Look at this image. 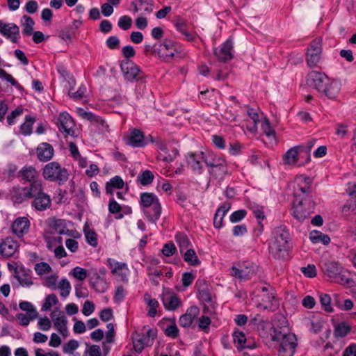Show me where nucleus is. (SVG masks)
<instances>
[{
	"label": "nucleus",
	"instance_id": "nucleus-1",
	"mask_svg": "<svg viewBox=\"0 0 356 356\" xmlns=\"http://www.w3.org/2000/svg\"><path fill=\"white\" fill-rule=\"evenodd\" d=\"M258 330L263 337L280 342L278 356H293L297 339L294 334L289 332L288 321L284 316H277L273 322L261 321Z\"/></svg>",
	"mask_w": 356,
	"mask_h": 356
},
{
	"label": "nucleus",
	"instance_id": "nucleus-2",
	"mask_svg": "<svg viewBox=\"0 0 356 356\" xmlns=\"http://www.w3.org/2000/svg\"><path fill=\"white\" fill-rule=\"evenodd\" d=\"M272 235L269 245L270 254L274 259H284L289 250L290 234L288 228L284 225L275 227Z\"/></svg>",
	"mask_w": 356,
	"mask_h": 356
},
{
	"label": "nucleus",
	"instance_id": "nucleus-3",
	"mask_svg": "<svg viewBox=\"0 0 356 356\" xmlns=\"http://www.w3.org/2000/svg\"><path fill=\"white\" fill-rule=\"evenodd\" d=\"M140 207L147 220L156 224L161 215V204L159 197L152 193L144 192L140 195Z\"/></svg>",
	"mask_w": 356,
	"mask_h": 356
},
{
	"label": "nucleus",
	"instance_id": "nucleus-4",
	"mask_svg": "<svg viewBox=\"0 0 356 356\" xmlns=\"http://www.w3.org/2000/svg\"><path fill=\"white\" fill-rule=\"evenodd\" d=\"M42 175L44 179L63 184L69 179L68 170L56 161H51L46 164L42 168Z\"/></svg>",
	"mask_w": 356,
	"mask_h": 356
},
{
	"label": "nucleus",
	"instance_id": "nucleus-5",
	"mask_svg": "<svg viewBox=\"0 0 356 356\" xmlns=\"http://www.w3.org/2000/svg\"><path fill=\"white\" fill-rule=\"evenodd\" d=\"M322 269L324 273L333 282L343 285L348 284L350 282L348 271L343 268L338 262H326L323 265Z\"/></svg>",
	"mask_w": 356,
	"mask_h": 356
},
{
	"label": "nucleus",
	"instance_id": "nucleus-6",
	"mask_svg": "<svg viewBox=\"0 0 356 356\" xmlns=\"http://www.w3.org/2000/svg\"><path fill=\"white\" fill-rule=\"evenodd\" d=\"M315 203L312 198H296L293 204V215L300 221H303L314 213Z\"/></svg>",
	"mask_w": 356,
	"mask_h": 356
},
{
	"label": "nucleus",
	"instance_id": "nucleus-7",
	"mask_svg": "<svg viewBox=\"0 0 356 356\" xmlns=\"http://www.w3.org/2000/svg\"><path fill=\"white\" fill-rule=\"evenodd\" d=\"M33 194L31 197L33 199L32 207L37 211H44L49 208L51 204L50 196L43 191L41 181L33 183Z\"/></svg>",
	"mask_w": 356,
	"mask_h": 356
},
{
	"label": "nucleus",
	"instance_id": "nucleus-8",
	"mask_svg": "<svg viewBox=\"0 0 356 356\" xmlns=\"http://www.w3.org/2000/svg\"><path fill=\"white\" fill-rule=\"evenodd\" d=\"M156 336V330L143 327L142 333L136 332L133 336V345L135 351L140 353L145 346H151Z\"/></svg>",
	"mask_w": 356,
	"mask_h": 356
},
{
	"label": "nucleus",
	"instance_id": "nucleus-9",
	"mask_svg": "<svg viewBox=\"0 0 356 356\" xmlns=\"http://www.w3.org/2000/svg\"><path fill=\"white\" fill-rule=\"evenodd\" d=\"M312 179L309 177L305 175H300L296 177L292 182L293 188V195L296 198H310V188Z\"/></svg>",
	"mask_w": 356,
	"mask_h": 356
},
{
	"label": "nucleus",
	"instance_id": "nucleus-10",
	"mask_svg": "<svg viewBox=\"0 0 356 356\" xmlns=\"http://www.w3.org/2000/svg\"><path fill=\"white\" fill-rule=\"evenodd\" d=\"M153 142V138L149 135L145 137L143 131L138 129H131L124 136V140L127 145L132 147H144L149 143V138Z\"/></svg>",
	"mask_w": 356,
	"mask_h": 356
},
{
	"label": "nucleus",
	"instance_id": "nucleus-11",
	"mask_svg": "<svg viewBox=\"0 0 356 356\" xmlns=\"http://www.w3.org/2000/svg\"><path fill=\"white\" fill-rule=\"evenodd\" d=\"M106 265L113 276L124 283H128L131 272L126 263L108 258L106 261Z\"/></svg>",
	"mask_w": 356,
	"mask_h": 356
},
{
	"label": "nucleus",
	"instance_id": "nucleus-12",
	"mask_svg": "<svg viewBox=\"0 0 356 356\" xmlns=\"http://www.w3.org/2000/svg\"><path fill=\"white\" fill-rule=\"evenodd\" d=\"M322 44L321 39L314 40L307 47L306 62L310 67H316L321 59Z\"/></svg>",
	"mask_w": 356,
	"mask_h": 356
},
{
	"label": "nucleus",
	"instance_id": "nucleus-13",
	"mask_svg": "<svg viewBox=\"0 0 356 356\" xmlns=\"http://www.w3.org/2000/svg\"><path fill=\"white\" fill-rule=\"evenodd\" d=\"M213 54L217 59L222 63H226L233 58L234 56V42L228 38L218 47L214 48Z\"/></svg>",
	"mask_w": 356,
	"mask_h": 356
},
{
	"label": "nucleus",
	"instance_id": "nucleus-14",
	"mask_svg": "<svg viewBox=\"0 0 356 356\" xmlns=\"http://www.w3.org/2000/svg\"><path fill=\"white\" fill-rule=\"evenodd\" d=\"M50 317L56 330L64 338L67 337L70 332L67 327V320L63 312L56 309L51 312Z\"/></svg>",
	"mask_w": 356,
	"mask_h": 356
},
{
	"label": "nucleus",
	"instance_id": "nucleus-15",
	"mask_svg": "<svg viewBox=\"0 0 356 356\" xmlns=\"http://www.w3.org/2000/svg\"><path fill=\"white\" fill-rule=\"evenodd\" d=\"M257 307L263 310L275 311L280 305L279 300L276 296L275 289H271L269 293L261 294Z\"/></svg>",
	"mask_w": 356,
	"mask_h": 356
},
{
	"label": "nucleus",
	"instance_id": "nucleus-16",
	"mask_svg": "<svg viewBox=\"0 0 356 356\" xmlns=\"http://www.w3.org/2000/svg\"><path fill=\"white\" fill-rule=\"evenodd\" d=\"M56 124L59 131L63 134L72 136L74 135L75 124L69 113L66 112L60 113L58 117Z\"/></svg>",
	"mask_w": 356,
	"mask_h": 356
},
{
	"label": "nucleus",
	"instance_id": "nucleus-17",
	"mask_svg": "<svg viewBox=\"0 0 356 356\" xmlns=\"http://www.w3.org/2000/svg\"><path fill=\"white\" fill-rule=\"evenodd\" d=\"M328 78L325 73L313 70L307 76V84L321 92Z\"/></svg>",
	"mask_w": 356,
	"mask_h": 356
},
{
	"label": "nucleus",
	"instance_id": "nucleus-18",
	"mask_svg": "<svg viewBox=\"0 0 356 356\" xmlns=\"http://www.w3.org/2000/svg\"><path fill=\"white\" fill-rule=\"evenodd\" d=\"M342 84L341 81L335 79L328 78L322 89L321 94L330 99H335L341 90Z\"/></svg>",
	"mask_w": 356,
	"mask_h": 356
},
{
	"label": "nucleus",
	"instance_id": "nucleus-19",
	"mask_svg": "<svg viewBox=\"0 0 356 356\" xmlns=\"http://www.w3.org/2000/svg\"><path fill=\"white\" fill-rule=\"evenodd\" d=\"M175 44L171 40H165L163 42L158 43L157 56L165 61L172 58L177 52Z\"/></svg>",
	"mask_w": 356,
	"mask_h": 356
},
{
	"label": "nucleus",
	"instance_id": "nucleus-20",
	"mask_svg": "<svg viewBox=\"0 0 356 356\" xmlns=\"http://www.w3.org/2000/svg\"><path fill=\"white\" fill-rule=\"evenodd\" d=\"M0 33L13 43L20 38L19 29L14 23H4L0 20Z\"/></svg>",
	"mask_w": 356,
	"mask_h": 356
},
{
	"label": "nucleus",
	"instance_id": "nucleus-21",
	"mask_svg": "<svg viewBox=\"0 0 356 356\" xmlns=\"http://www.w3.org/2000/svg\"><path fill=\"white\" fill-rule=\"evenodd\" d=\"M173 24L179 33L184 36V39L188 42H194L197 36L195 32L188 31V22L180 16H177L173 20Z\"/></svg>",
	"mask_w": 356,
	"mask_h": 356
},
{
	"label": "nucleus",
	"instance_id": "nucleus-22",
	"mask_svg": "<svg viewBox=\"0 0 356 356\" xmlns=\"http://www.w3.org/2000/svg\"><path fill=\"white\" fill-rule=\"evenodd\" d=\"M120 67L124 79L128 81L136 80L140 72L138 66L129 59L123 60L121 62Z\"/></svg>",
	"mask_w": 356,
	"mask_h": 356
},
{
	"label": "nucleus",
	"instance_id": "nucleus-23",
	"mask_svg": "<svg viewBox=\"0 0 356 356\" xmlns=\"http://www.w3.org/2000/svg\"><path fill=\"white\" fill-rule=\"evenodd\" d=\"M19 248L17 242L12 237H6L0 243V254L4 258H10Z\"/></svg>",
	"mask_w": 356,
	"mask_h": 356
},
{
	"label": "nucleus",
	"instance_id": "nucleus-24",
	"mask_svg": "<svg viewBox=\"0 0 356 356\" xmlns=\"http://www.w3.org/2000/svg\"><path fill=\"white\" fill-rule=\"evenodd\" d=\"M204 152H193L188 154L186 162L188 167L196 174L200 175L203 170Z\"/></svg>",
	"mask_w": 356,
	"mask_h": 356
},
{
	"label": "nucleus",
	"instance_id": "nucleus-25",
	"mask_svg": "<svg viewBox=\"0 0 356 356\" xmlns=\"http://www.w3.org/2000/svg\"><path fill=\"white\" fill-rule=\"evenodd\" d=\"M30 225V221L27 218L18 217L12 224V232L17 237H22L29 232Z\"/></svg>",
	"mask_w": 356,
	"mask_h": 356
},
{
	"label": "nucleus",
	"instance_id": "nucleus-26",
	"mask_svg": "<svg viewBox=\"0 0 356 356\" xmlns=\"http://www.w3.org/2000/svg\"><path fill=\"white\" fill-rule=\"evenodd\" d=\"M14 277L23 287H29L33 285L31 271L24 267H16L14 269Z\"/></svg>",
	"mask_w": 356,
	"mask_h": 356
},
{
	"label": "nucleus",
	"instance_id": "nucleus-27",
	"mask_svg": "<svg viewBox=\"0 0 356 356\" xmlns=\"http://www.w3.org/2000/svg\"><path fill=\"white\" fill-rule=\"evenodd\" d=\"M302 149V146H294L289 149L282 156L283 164L291 167L296 166L299 160V154Z\"/></svg>",
	"mask_w": 356,
	"mask_h": 356
},
{
	"label": "nucleus",
	"instance_id": "nucleus-28",
	"mask_svg": "<svg viewBox=\"0 0 356 356\" xmlns=\"http://www.w3.org/2000/svg\"><path fill=\"white\" fill-rule=\"evenodd\" d=\"M200 314V309L197 306H191L188 308L183 315L179 319V325L182 327L188 328L191 327L194 320Z\"/></svg>",
	"mask_w": 356,
	"mask_h": 356
},
{
	"label": "nucleus",
	"instance_id": "nucleus-29",
	"mask_svg": "<svg viewBox=\"0 0 356 356\" xmlns=\"http://www.w3.org/2000/svg\"><path fill=\"white\" fill-rule=\"evenodd\" d=\"M247 113L248 117L252 121V122H248L246 125V129L248 131L255 134L257 131V125L264 118V115L262 112L254 109L253 108H250L247 111Z\"/></svg>",
	"mask_w": 356,
	"mask_h": 356
},
{
	"label": "nucleus",
	"instance_id": "nucleus-30",
	"mask_svg": "<svg viewBox=\"0 0 356 356\" xmlns=\"http://www.w3.org/2000/svg\"><path fill=\"white\" fill-rule=\"evenodd\" d=\"M232 338L235 347L239 350L245 348L253 349L254 348V346L250 343L245 333L238 329H235L233 331Z\"/></svg>",
	"mask_w": 356,
	"mask_h": 356
},
{
	"label": "nucleus",
	"instance_id": "nucleus-31",
	"mask_svg": "<svg viewBox=\"0 0 356 356\" xmlns=\"http://www.w3.org/2000/svg\"><path fill=\"white\" fill-rule=\"evenodd\" d=\"M230 274L241 281H244L250 279L254 274V270L246 266H233L230 270Z\"/></svg>",
	"mask_w": 356,
	"mask_h": 356
},
{
	"label": "nucleus",
	"instance_id": "nucleus-32",
	"mask_svg": "<svg viewBox=\"0 0 356 356\" xmlns=\"http://www.w3.org/2000/svg\"><path fill=\"white\" fill-rule=\"evenodd\" d=\"M36 153L39 161L46 162L52 159L54 150L50 144L42 143L38 146Z\"/></svg>",
	"mask_w": 356,
	"mask_h": 356
},
{
	"label": "nucleus",
	"instance_id": "nucleus-33",
	"mask_svg": "<svg viewBox=\"0 0 356 356\" xmlns=\"http://www.w3.org/2000/svg\"><path fill=\"white\" fill-rule=\"evenodd\" d=\"M33 191V183H31L29 188L24 187L14 190L12 194V199L15 203H22L23 201L31 197Z\"/></svg>",
	"mask_w": 356,
	"mask_h": 356
},
{
	"label": "nucleus",
	"instance_id": "nucleus-34",
	"mask_svg": "<svg viewBox=\"0 0 356 356\" xmlns=\"http://www.w3.org/2000/svg\"><path fill=\"white\" fill-rule=\"evenodd\" d=\"M209 172L211 179L222 181L227 174V161L209 168Z\"/></svg>",
	"mask_w": 356,
	"mask_h": 356
},
{
	"label": "nucleus",
	"instance_id": "nucleus-35",
	"mask_svg": "<svg viewBox=\"0 0 356 356\" xmlns=\"http://www.w3.org/2000/svg\"><path fill=\"white\" fill-rule=\"evenodd\" d=\"M226 161L225 158L213 152H204V162L209 168Z\"/></svg>",
	"mask_w": 356,
	"mask_h": 356
},
{
	"label": "nucleus",
	"instance_id": "nucleus-36",
	"mask_svg": "<svg viewBox=\"0 0 356 356\" xmlns=\"http://www.w3.org/2000/svg\"><path fill=\"white\" fill-rule=\"evenodd\" d=\"M124 185V181L120 176H115L106 184V193L112 195L114 190L122 189Z\"/></svg>",
	"mask_w": 356,
	"mask_h": 356
},
{
	"label": "nucleus",
	"instance_id": "nucleus-37",
	"mask_svg": "<svg viewBox=\"0 0 356 356\" xmlns=\"http://www.w3.org/2000/svg\"><path fill=\"white\" fill-rule=\"evenodd\" d=\"M351 331L350 325L344 321L334 325V335L336 338H343L346 337Z\"/></svg>",
	"mask_w": 356,
	"mask_h": 356
},
{
	"label": "nucleus",
	"instance_id": "nucleus-38",
	"mask_svg": "<svg viewBox=\"0 0 356 356\" xmlns=\"http://www.w3.org/2000/svg\"><path fill=\"white\" fill-rule=\"evenodd\" d=\"M19 174L24 180L31 183L36 181L35 179L38 175V172L34 167L28 165L24 166L19 171Z\"/></svg>",
	"mask_w": 356,
	"mask_h": 356
},
{
	"label": "nucleus",
	"instance_id": "nucleus-39",
	"mask_svg": "<svg viewBox=\"0 0 356 356\" xmlns=\"http://www.w3.org/2000/svg\"><path fill=\"white\" fill-rule=\"evenodd\" d=\"M163 303L165 309L174 311L180 306L181 300L177 295H171L163 298Z\"/></svg>",
	"mask_w": 356,
	"mask_h": 356
},
{
	"label": "nucleus",
	"instance_id": "nucleus-40",
	"mask_svg": "<svg viewBox=\"0 0 356 356\" xmlns=\"http://www.w3.org/2000/svg\"><path fill=\"white\" fill-rule=\"evenodd\" d=\"M309 239L314 243H322L323 245H327L330 242V238L328 235L318 230H313L309 233Z\"/></svg>",
	"mask_w": 356,
	"mask_h": 356
},
{
	"label": "nucleus",
	"instance_id": "nucleus-41",
	"mask_svg": "<svg viewBox=\"0 0 356 356\" xmlns=\"http://www.w3.org/2000/svg\"><path fill=\"white\" fill-rule=\"evenodd\" d=\"M144 300L149 307L147 315L149 317H154L157 314V308L159 306V302L155 298H152L148 293L145 294Z\"/></svg>",
	"mask_w": 356,
	"mask_h": 356
},
{
	"label": "nucleus",
	"instance_id": "nucleus-42",
	"mask_svg": "<svg viewBox=\"0 0 356 356\" xmlns=\"http://www.w3.org/2000/svg\"><path fill=\"white\" fill-rule=\"evenodd\" d=\"M22 25L23 26L22 33L24 35L30 36L33 31L34 21L33 19L26 15H24L22 18Z\"/></svg>",
	"mask_w": 356,
	"mask_h": 356
},
{
	"label": "nucleus",
	"instance_id": "nucleus-43",
	"mask_svg": "<svg viewBox=\"0 0 356 356\" xmlns=\"http://www.w3.org/2000/svg\"><path fill=\"white\" fill-rule=\"evenodd\" d=\"M184 259L191 266H197L200 264L195 250L192 248L186 250L184 254Z\"/></svg>",
	"mask_w": 356,
	"mask_h": 356
},
{
	"label": "nucleus",
	"instance_id": "nucleus-44",
	"mask_svg": "<svg viewBox=\"0 0 356 356\" xmlns=\"http://www.w3.org/2000/svg\"><path fill=\"white\" fill-rule=\"evenodd\" d=\"M34 122V118L26 115L24 123L22 124L19 127L21 133L25 136L31 135L32 134V127Z\"/></svg>",
	"mask_w": 356,
	"mask_h": 356
},
{
	"label": "nucleus",
	"instance_id": "nucleus-45",
	"mask_svg": "<svg viewBox=\"0 0 356 356\" xmlns=\"http://www.w3.org/2000/svg\"><path fill=\"white\" fill-rule=\"evenodd\" d=\"M261 127L263 133L268 138L276 139V133L270 126V121L265 117L261 122Z\"/></svg>",
	"mask_w": 356,
	"mask_h": 356
},
{
	"label": "nucleus",
	"instance_id": "nucleus-46",
	"mask_svg": "<svg viewBox=\"0 0 356 356\" xmlns=\"http://www.w3.org/2000/svg\"><path fill=\"white\" fill-rule=\"evenodd\" d=\"M108 207V211L112 214L116 215L115 218L117 219H122L124 217V215L122 213V207L114 198L110 200Z\"/></svg>",
	"mask_w": 356,
	"mask_h": 356
},
{
	"label": "nucleus",
	"instance_id": "nucleus-47",
	"mask_svg": "<svg viewBox=\"0 0 356 356\" xmlns=\"http://www.w3.org/2000/svg\"><path fill=\"white\" fill-rule=\"evenodd\" d=\"M175 240L179 247L180 252L187 250L191 245V242L185 234L178 232L175 235Z\"/></svg>",
	"mask_w": 356,
	"mask_h": 356
},
{
	"label": "nucleus",
	"instance_id": "nucleus-48",
	"mask_svg": "<svg viewBox=\"0 0 356 356\" xmlns=\"http://www.w3.org/2000/svg\"><path fill=\"white\" fill-rule=\"evenodd\" d=\"M37 312H32L29 314L20 313L17 314L16 318L20 325H27L29 324L31 321L34 320L37 317Z\"/></svg>",
	"mask_w": 356,
	"mask_h": 356
},
{
	"label": "nucleus",
	"instance_id": "nucleus-49",
	"mask_svg": "<svg viewBox=\"0 0 356 356\" xmlns=\"http://www.w3.org/2000/svg\"><path fill=\"white\" fill-rule=\"evenodd\" d=\"M154 175L150 170H145L137 177V181L143 186H146L152 182Z\"/></svg>",
	"mask_w": 356,
	"mask_h": 356
},
{
	"label": "nucleus",
	"instance_id": "nucleus-50",
	"mask_svg": "<svg viewBox=\"0 0 356 356\" xmlns=\"http://www.w3.org/2000/svg\"><path fill=\"white\" fill-rule=\"evenodd\" d=\"M319 300L321 304L323 309L327 312H333V307L331 304V298L330 295L327 293H320Z\"/></svg>",
	"mask_w": 356,
	"mask_h": 356
},
{
	"label": "nucleus",
	"instance_id": "nucleus-51",
	"mask_svg": "<svg viewBox=\"0 0 356 356\" xmlns=\"http://www.w3.org/2000/svg\"><path fill=\"white\" fill-rule=\"evenodd\" d=\"M58 287L60 290V296L65 298L69 296L71 291V284L66 278H63L60 281Z\"/></svg>",
	"mask_w": 356,
	"mask_h": 356
},
{
	"label": "nucleus",
	"instance_id": "nucleus-52",
	"mask_svg": "<svg viewBox=\"0 0 356 356\" xmlns=\"http://www.w3.org/2000/svg\"><path fill=\"white\" fill-rule=\"evenodd\" d=\"M0 79H4L18 90L23 89L22 86L13 78V76L3 69H0Z\"/></svg>",
	"mask_w": 356,
	"mask_h": 356
},
{
	"label": "nucleus",
	"instance_id": "nucleus-53",
	"mask_svg": "<svg viewBox=\"0 0 356 356\" xmlns=\"http://www.w3.org/2000/svg\"><path fill=\"white\" fill-rule=\"evenodd\" d=\"M70 274L79 281H83L88 277L87 270L79 266L74 267Z\"/></svg>",
	"mask_w": 356,
	"mask_h": 356
},
{
	"label": "nucleus",
	"instance_id": "nucleus-54",
	"mask_svg": "<svg viewBox=\"0 0 356 356\" xmlns=\"http://www.w3.org/2000/svg\"><path fill=\"white\" fill-rule=\"evenodd\" d=\"M34 270L38 275H43L49 273L51 270V268L49 264L40 262L35 265Z\"/></svg>",
	"mask_w": 356,
	"mask_h": 356
},
{
	"label": "nucleus",
	"instance_id": "nucleus-55",
	"mask_svg": "<svg viewBox=\"0 0 356 356\" xmlns=\"http://www.w3.org/2000/svg\"><path fill=\"white\" fill-rule=\"evenodd\" d=\"M127 293L124 288L122 286H118L115 288L114 296H113V301L117 304H120L122 302Z\"/></svg>",
	"mask_w": 356,
	"mask_h": 356
},
{
	"label": "nucleus",
	"instance_id": "nucleus-56",
	"mask_svg": "<svg viewBox=\"0 0 356 356\" xmlns=\"http://www.w3.org/2000/svg\"><path fill=\"white\" fill-rule=\"evenodd\" d=\"M58 302V298L55 294H50L45 298V302L42 307L43 311H49L52 306Z\"/></svg>",
	"mask_w": 356,
	"mask_h": 356
},
{
	"label": "nucleus",
	"instance_id": "nucleus-57",
	"mask_svg": "<svg viewBox=\"0 0 356 356\" xmlns=\"http://www.w3.org/2000/svg\"><path fill=\"white\" fill-rule=\"evenodd\" d=\"M118 25L122 30L127 31L131 27L132 19L128 15H123L119 18Z\"/></svg>",
	"mask_w": 356,
	"mask_h": 356
},
{
	"label": "nucleus",
	"instance_id": "nucleus-58",
	"mask_svg": "<svg viewBox=\"0 0 356 356\" xmlns=\"http://www.w3.org/2000/svg\"><path fill=\"white\" fill-rule=\"evenodd\" d=\"M91 284L93 289L99 293H104L108 289V284L104 278L92 281Z\"/></svg>",
	"mask_w": 356,
	"mask_h": 356
},
{
	"label": "nucleus",
	"instance_id": "nucleus-59",
	"mask_svg": "<svg viewBox=\"0 0 356 356\" xmlns=\"http://www.w3.org/2000/svg\"><path fill=\"white\" fill-rule=\"evenodd\" d=\"M247 215V211L245 209H239L234 211L229 216V220L232 223H236L241 221Z\"/></svg>",
	"mask_w": 356,
	"mask_h": 356
},
{
	"label": "nucleus",
	"instance_id": "nucleus-60",
	"mask_svg": "<svg viewBox=\"0 0 356 356\" xmlns=\"http://www.w3.org/2000/svg\"><path fill=\"white\" fill-rule=\"evenodd\" d=\"M46 242L48 250L52 251L59 243H63V238L60 236H49L47 238Z\"/></svg>",
	"mask_w": 356,
	"mask_h": 356
},
{
	"label": "nucleus",
	"instance_id": "nucleus-61",
	"mask_svg": "<svg viewBox=\"0 0 356 356\" xmlns=\"http://www.w3.org/2000/svg\"><path fill=\"white\" fill-rule=\"evenodd\" d=\"M86 242L92 247H97L98 242L96 233L92 230L84 229Z\"/></svg>",
	"mask_w": 356,
	"mask_h": 356
},
{
	"label": "nucleus",
	"instance_id": "nucleus-62",
	"mask_svg": "<svg viewBox=\"0 0 356 356\" xmlns=\"http://www.w3.org/2000/svg\"><path fill=\"white\" fill-rule=\"evenodd\" d=\"M211 322V319L209 316H202L198 319V327L204 332L208 333L209 331V325Z\"/></svg>",
	"mask_w": 356,
	"mask_h": 356
},
{
	"label": "nucleus",
	"instance_id": "nucleus-63",
	"mask_svg": "<svg viewBox=\"0 0 356 356\" xmlns=\"http://www.w3.org/2000/svg\"><path fill=\"white\" fill-rule=\"evenodd\" d=\"M86 92V88L84 85L81 84L76 91H73V89L69 90V95L74 99H81L83 98Z\"/></svg>",
	"mask_w": 356,
	"mask_h": 356
},
{
	"label": "nucleus",
	"instance_id": "nucleus-64",
	"mask_svg": "<svg viewBox=\"0 0 356 356\" xmlns=\"http://www.w3.org/2000/svg\"><path fill=\"white\" fill-rule=\"evenodd\" d=\"M23 113V108L21 107L16 108L7 116V122L9 125H13L16 122V118L21 115Z\"/></svg>",
	"mask_w": 356,
	"mask_h": 356
}]
</instances>
